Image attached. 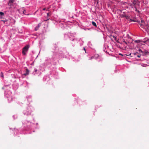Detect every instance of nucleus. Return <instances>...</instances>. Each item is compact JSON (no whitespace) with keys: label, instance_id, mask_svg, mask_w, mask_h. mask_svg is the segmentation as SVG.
Returning a JSON list of instances; mask_svg holds the SVG:
<instances>
[{"label":"nucleus","instance_id":"nucleus-17","mask_svg":"<svg viewBox=\"0 0 149 149\" xmlns=\"http://www.w3.org/2000/svg\"><path fill=\"white\" fill-rule=\"evenodd\" d=\"M123 42H124L126 44H127V42H126V41H125V40H124V41H123Z\"/></svg>","mask_w":149,"mask_h":149},{"label":"nucleus","instance_id":"nucleus-15","mask_svg":"<svg viewBox=\"0 0 149 149\" xmlns=\"http://www.w3.org/2000/svg\"><path fill=\"white\" fill-rule=\"evenodd\" d=\"M4 23H5V22H6L7 21L6 20H1Z\"/></svg>","mask_w":149,"mask_h":149},{"label":"nucleus","instance_id":"nucleus-21","mask_svg":"<svg viewBox=\"0 0 149 149\" xmlns=\"http://www.w3.org/2000/svg\"><path fill=\"white\" fill-rule=\"evenodd\" d=\"M113 37L115 39L116 38V37L114 36H113Z\"/></svg>","mask_w":149,"mask_h":149},{"label":"nucleus","instance_id":"nucleus-18","mask_svg":"<svg viewBox=\"0 0 149 149\" xmlns=\"http://www.w3.org/2000/svg\"><path fill=\"white\" fill-rule=\"evenodd\" d=\"M138 53V52H136V53H134V55H136Z\"/></svg>","mask_w":149,"mask_h":149},{"label":"nucleus","instance_id":"nucleus-27","mask_svg":"<svg viewBox=\"0 0 149 149\" xmlns=\"http://www.w3.org/2000/svg\"><path fill=\"white\" fill-rule=\"evenodd\" d=\"M143 0V2H144V1Z\"/></svg>","mask_w":149,"mask_h":149},{"label":"nucleus","instance_id":"nucleus-25","mask_svg":"<svg viewBox=\"0 0 149 149\" xmlns=\"http://www.w3.org/2000/svg\"><path fill=\"white\" fill-rule=\"evenodd\" d=\"M37 71V70H35V72H36V71Z\"/></svg>","mask_w":149,"mask_h":149},{"label":"nucleus","instance_id":"nucleus-24","mask_svg":"<svg viewBox=\"0 0 149 149\" xmlns=\"http://www.w3.org/2000/svg\"><path fill=\"white\" fill-rule=\"evenodd\" d=\"M49 20V19H47V20H45V21H47V20Z\"/></svg>","mask_w":149,"mask_h":149},{"label":"nucleus","instance_id":"nucleus-2","mask_svg":"<svg viewBox=\"0 0 149 149\" xmlns=\"http://www.w3.org/2000/svg\"><path fill=\"white\" fill-rule=\"evenodd\" d=\"M29 47V45H26L22 49V53L24 55H26V52L28 51Z\"/></svg>","mask_w":149,"mask_h":149},{"label":"nucleus","instance_id":"nucleus-14","mask_svg":"<svg viewBox=\"0 0 149 149\" xmlns=\"http://www.w3.org/2000/svg\"><path fill=\"white\" fill-rule=\"evenodd\" d=\"M22 10H23V14H24V12L25 11V10L23 9H22Z\"/></svg>","mask_w":149,"mask_h":149},{"label":"nucleus","instance_id":"nucleus-20","mask_svg":"<svg viewBox=\"0 0 149 149\" xmlns=\"http://www.w3.org/2000/svg\"><path fill=\"white\" fill-rule=\"evenodd\" d=\"M42 10H46V8H43L42 9Z\"/></svg>","mask_w":149,"mask_h":149},{"label":"nucleus","instance_id":"nucleus-7","mask_svg":"<svg viewBox=\"0 0 149 149\" xmlns=\"http://www.w3.org/2000/svg\"><path fill=\"white\" fill-rule=\"evenodd\" d=\"M14 1L15 0H10L8 3V5L10 6H11L14 2Z\"/></svg>","mask_w":149,"mask_h":149},{"label":"nucleus","instance_id":"nucleus-16","mask_svg":"<svg viewBox=\"0 0 149 149\" xmlns=\"http://www.w3.org/2000/svg\"><path fill=\"white\" fill-rule=\"evenodd\" d=\"M47 16H49L50 15H49V13H47Z\"/></svg>","mask_w":149,"mask_h":149},{"label":"nucleus","instance_id":"nucleus-19","mask_svg":"<svg viewBox=\"0 0 149 149\" xmlns=\"http://www.w3.org/2000/svg\"><path fill=\"white\" fill-rule=\"evenodd\" d=\"M140 56H140V55H138V56H137V57H138V58H140Z\"/></svg>","mask_w":149,"mask_h":149},{"label":"nucleus","instance_id":"nucleus-5","mask_svg":"<svg viewBox=\"0 0 149 149\" xmlns=\"http://www.w3.org/2000/svg\"><path fill=\"white\" fill-rule=\"evenodd\" d=\"M140 2L139 0H134L133 1V3L134 5L136 4L138 5Z\"/></svg>","mask_w":149,"mask_h":149},{"label":"nucleus","instance_id":"nucleus-23","mask_svg":"<svg viewBox=\"0 0 149 149\" xmlns=\"http://www.w3.org/2000/svg\"><path fill=\"white\" fill-rule=\"evenodd\" d=\"M131 54H130V56H131Z\"/></svg>","mask_w":149,"mask_h":149},{"label":"nucleus","instance_id":"nucleus-10","mask_svg":"<svg viewBox=\"0 0 149 149\" xmlns=\"http://www.w3.org/2000/svg\"><path fill=\"white\" fill-rule=\"evenodd\" d=\"M139 51L140 52H141L142 54V55L143 53V52L142 51V50L140 49H139Z\"/></svg>","mask_w":149,"mask_h":149},{"label":"nucleus","instance_id":"nucleus-3","mask_svg":"<svg viewBox=\"0 0 149 149\" xmlns=\"http://www.w3.org/2000/svg\"><path fill=\"white\" fill-rule=\"evenodd\" d=\"M139 24L140 25V26L142 28H143L144 29L146 27L145 26L146 24L147 26H148L147 22H145L143 20H141V22Z\"/></svg>","mask_w":149,"mask_h":149},{"label":"nucleus","instance_id":"nucleus-9","mask_svg":"<svg viewBox=\"0 0 149 149\" xmlns=\"http://www.w3.org/2000/svg\"><path fill=\"white\" fill-rule=\"evenodd\" d=\"M92 24L94 26H95V27H96L97 26V25L96 24V23L95 22H94L93 21H92Z\"/></svg>","mask_w":149,"mask_h":149},{"label":"nucleus","instance_id":"nucleus-1","mask_svg":"<svg viewBox=\"0 0 149 149\" xmlns=\"http://www.w3.org/2000/svg\"><path fill=\"white\" fill-rule=\"evenodd\" d=\"M120 17H125L126 19H127L130 22H136V20L134 19H132L130 16H129L128 15H126L125 14H121L120 15Z\"/></svg>","mask_w":149,"mask_h":149},{"label":"nucleus","instance_id":"nucleus-12","mask_svg":"<svg viewBox=\"0 0 149 149\" xmlns=\"http://www.w3.org/2000/svg\"><path fill=\"white\" fill-rule=\"evenodd\" d=\"M134 42L136 43H139L140 42V41L139 40H135Z\"/></svg>","mask_w":149,"mask_h":149},{"label":"nucleus","instance_id":"nucleus-6","mask_svg":"<svg viewBox=\"0 0 149 149\" xmlns=\"http://www.w3.org/2000/svg\"><path fill=\"white\" fill-rule=\"evenodd\" d=\"M26 73H24L23 75L26 76V75H28L29 74V70L27 68L26 69Z\"/></svg>","mask_w":149,"mask_h":149},{"label":"nucleus","instance_id":"nucleus-13","mask_svg":"<svg viewBox=\"0 0 149 149\" xmlns=\"http://www.w3.org/2000/svg\"><path fill=\"white\" fill-rule=\"evenodd\" d=\"M0 14L1 15H4V13L2 12H0Z\"/></svg>","mask_w":149,"mask_h":149},{"label":"nucleus","instance_id":"nucleus-8","mask_svg":"<svg viewBox=\"0 0 149 149\" xmlns=\"http://www.w3.org/2000/svg\"><path fill=\"white\" fill-rule=\"evenodd\" d=\"M148 53L149 54V52H147V51L145 50L144 52H143V53L142 55L143 56L146 55H147Z\"/></svg>","mask_w":149,"mask_h":149},{"label":"nucleus","instance_id":"nucleus-11","mask_svg":"<svg viewBox=\"0 0 149 149\" xmlns=\"http://www.w3.org/2000/svg\"><path fill=\"white\" fill-rule=\"evenodd\" d=\"M1 77H3V75L2 72H1L0 73Z\"/></svg>","mask_w":149,"mask_h":149},{"label":"nucleus","instance_id":"nucleus-26","mask_svg":"<svg viewBox=\"0 0 149 149\" xmlns=\"http://www.w3.org/2000/svg\"><path fill=\"white\" fill-rule=\"evenodd\" d=\"M36 29H36H35V30H36V31H37V30Z\"/></svg>","mask_w":149,"mask_h":149},{"label":"nucleus","instance_id":"nucleus-4","mask_svg":"<svg viewBox=\"0 0 149 149\" xmlns=\"http://www.w3.org/2000/svg\"><path fill=\"white\" fill-rule=\"evenodd\" d=\"M145 27H146L144 29V30L149 34V26L148 25L147 26L146 24Z\"/></svg>","mask_w":149,"mask_h":149},{"label":"nucleus","instance_id":"nucleus-22","mask_svg":"<svg viewBox=\"0 0 149 149\" xmlns=\"http://www.w3.org/2000/svg\"><path fill=\"white\" fill-rule=\"evenodd\" d=\"M84 50H85V52H86V49H85V48H84Z\"/></svg>","mask_w":149,"mask_h":149}]
</instances>
